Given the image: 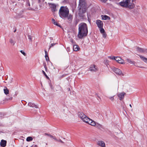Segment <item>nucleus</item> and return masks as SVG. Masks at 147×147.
Masks as SVG:
<instances>
[{"label": "nucleus", "instance_id": "nucleus-10", "mask_svg": "<svg viewBox=\"0 0 147 147\" xmlns=\"http://www.w3.org/2000/svg\"><path fill=\"white\" fill-rule=\"evenodd\" d=\"M92 126H95L96 125V122L89 118L86 123Z\"/></svg>", "mask_w": 147, "mask_h": 147}, {"label": "nucleus", "instance_id": "nucleus-25", "mask_svg": "<svg viewBox=\"0 0 147 147\" xmlns=\"http://www.w3.org/2000/svg\"><path fill=\"white\" fill-rule=\"evenodd\" d=\"M27 7L28 6L29 7H28L27 8V9L28 10H34V8L30 7V4L29 3H27Z\"/></svg>", "mask_w": 147, "mask_h": 147}, {"label": "nucleus", "instance_id": "nucleus-24", "mask_svg": "<svg viewBox=\"0 0 147 147\" xmlns=\"http://www.w3.org/2000/svg\"><path fill=\"white\" fill-rule=\"evenodd\" d=\"M9 41L12 45H14L15 42L13 39L11 38L9 39Z\"/></svg>", "mask_w": 147, "mask_h": 147}, {"label": "nucleus", "instance_id": "nucleus-39", "mask_svg": "<svg viewBox=\"0 0 147 147\" xmlns=\"http://www.w3.org/2000/svg\"><path fill=\"white\" fill-rule=\"evenodd\" d=\"M113 57H113V56H109V57L112 59H114V58H113Z\"/></svg>", "mask_w": 147, "mask_h": 147}, {"label": "nucleus", "instance_id": "nucleus-26", "mask_svg": "<svg viewBox=\"0 0 147 147\" xmlns=\"http://www.w3.org/2000/svg\"><path fill=\"white\" fill-rule=\"evenodd\" d=\"M102 19L103 20H106L107 19H109L110 17L109 16H107L106 15H105L104 16H103L102 17Z\"/></svg>", "mask_w": 147, "mask_h": 147}, {"label": "nucleus", "instance_id": "nucleus-46", "mask_svg": "<svg viewBox=\"0 0 147 147\" xmlns=\"http://www.w3.org/2000/svg\"><path fill=\"white\" fill-rule=\"evenodd\" d=\"M129 106L131 108L132 107V106H131V104L129 105Z\"/></svg>", "mask_w": 147, "mask_h": 147}, {"label": "nucleus", "instance_id": "nucleus-40", "mask_svg": "<svg viewBox=\"0 0 147 147\" xmlns=\"http://www.w3.org/2000/svg\"><path fill=\"white\" fill-rule=\"evenodd\" d=\"M136 1V0H130V1H131V2H132L133 3L134 2H135Z\"/></svg>", "mask_w": 147, "mask_h": 147}, {"label": "nucleus", "instance_id": "nucleus-2", "mask_svg": "<svg viewBox=\"0 0 147 147\" xmlns=\"http://www.w3.org/2000/svg\"><path fill=\"white\" fill-rule=\"evenodd\" d=\"M78 33V37L82 38L86 36L88 33V28L86 24L84 23H82L79 25Z\"/></svg>", "mask_w": 147, "mask_h": 147}, {"label": "nucleus", "instance_id": "nucleus-43", "mask_svg": "<svg viewBox=\"0 0 147 147\" xmlns=\"http://www.w3.org/2000/svg\"><path fill=\"white\" fill-rule=\"evenodd\" d=\"M45 55L47 54V51L45 50Z\"/></svg>", "mask_w": 147, "mask_h": 147}, {"label": "nucleus", "instance_id": "nucleus-15", "mask_svg": "<svg viewBox=\"0 0 147 147\" xmlns=\"http://www.w3.org/2000/svg\"><path fill=\"white\" fill-rule=\"evenodd\" d=\"M141 59L143 60L145 63H147V58L144 57L142 55H138Z\"/></svg>", "mask_w": 147, "mask_h": 147}, {"label": "nucleus", "instance_id": "nucleus-19", "mask_svg": "<svg viewBox=\"0 0 147 147\" xmlns=\"http://www.w3.org/2000/svg\"><path fill=\"white\" fill-rule=\"evenodd\" d=\"M28 105L30 107H35L36 108H38V107L36 105H35L33 103H32L31 102H29L28 103Z\"/></svg>", "mask_w": 147, "mask_h": 147}, {"label": "nucleus", "instance_id": "nucleus-32", "mask_svg": "<svg viewBox=\"0 0 147 147\" xmlns=\"http://www.w3.org/2000/svg\"><path fill=\"white\" fill-rule=\"evenodd\" d=\"M56 44V43H52L51 45L50 46V47H49V49L51 48V47H53L54 46L55 44Z\"/></svg>", "mask_w": 147, "mask_h": 147}, {"label": "nucleus", "instance_id": "nucleus-8", "mask_svg": "<svg viewBox=\"0 0 147 147\" xmlns=\"http://www.w3.org/2000/svg\"><path fill=\"white\" fill-rule=\"evenodd\" d=\"M89 69L90 71L93 72H96L98 70L97 67L94 65H91Z\"/></svg>", "mask_w": 147, "mask_h": 147}, {"label": "nucleus", "instance_id": "nucleus-38", "mask_svg": "<svg viewBox=\"0 0 147 147\" xmlns=\"http://www.w3.org/2000/svg\"><path fill=\"white\" fill-rule=\"evenodd\" d=\"M58 141H57L59 142L62 143H63V142L61 140H58Z\"/></svg>", "mask_w": 147, "mask_h": 147}, {"label": "nucleus", "instance_id": "nucleus-9", "mask_svg": "<svg viewBox=\"0 0 147 147\" xmlns=\"http://www.w3.org/2000/svg\"><path fill=\"white\" fill-rule=\"evenodd\" d=\"M96 24L99 28L103 27V22L100 20H96Z\"/></svg>", "mask_w": 147, "mask_h": 147}, {"label": "nucleus", "instance_id": "nucleus-44", "mask_svg": "<svg viewBox=\"0 0 147 147\" xmlns=\"http://www.w3.org/2000/svg\"><path fill=\"white\" fill-rule=\"evenodd\" d=\"M45 70L46 71H47V67H45Z\"/></svg>", "mask_w": 147, "mask_h": 147}, {"label": "nucleus", "instance_id": "nucleus-35", "mask_svg": "<svg viewBox=\"0 0 147 147\" xmlns=\"http://www.w3.org/2000/svg\"><path fill=\"white\" fill-rule=\"evenodd\" d=\"M144 53L147 54V49H144Z\"/></svg>", "mask_w": 147, "mask_h": 147}, {"label": "nucleus", "instance_id": "nucleus-4", "mask_svg": "<svg viewBox=\"0 0 147 147\" xmlns=\"http://www.w3.org/2000/svg\"><path fill=\"white\" fill-rule=\"evenodd\" d=\"M86 5L85 0H80L78 8L80 12L83 13H85L86 11Z\"/></svg>", "mask_w": 147, "mask_h": 147}, {"label": "nucleus", "instance_id": "nucleus-1", "mask_svg": "<svg viewBox=\"0 0 147 147\" xmlns=\"http://www.w3.org/2000/svg\"><path fill=\"white\" fill-rule=\"evenodd\" d=\"M60 17L62 18H65L70 21L73 18V16L71 14H69V10L66 7L61 6L59 11Z\"/></svg>", "mask_w": 147, "mask_h": 147}, {"label": "nucleus", "instance_id": "nucleus-13", "mask_svg": "<svg viewBox=\"0 0 147 147\" xmlns=\"http://www.w3.org/2000/svg\"><path fill=\"white\" fill-rule=\"evenodd\" d=\"M7 142L6 140H1L0 145L3 147H5L6 146Z\"/></svg>", "mask_w": 147, "mask_h": 147}, {"label": "nucleus", "instance_id": "nucleus-37", "mask_svg": "<svg viewBox=\"0 0 147 147\" xmlns=\"http://www.w3.org/2000/svg\"><path fill=\"white\" fill-rule=\"evenodd\" d=\"M46 60L47 61H49V57H47L46 58Z\"/></svg>", "mask_w": 147, "mask_h": 147}, {"label": "nucleus", "instance_id": "nucleus-21", "mask_svg": "<svg viewBox=\"0 0 147 147\" xmlns=\"http://www.w3.org/2000/svg\"><path fill=\"white\" fill-rule=\"evenodd\" d=\"M126 60L129 63L133 65H135V62L134 61H131V59H127Z\"/></svg>", "mask_w": 147, "mask_h": 147}, {"label": "nucleus", "instance_id": "nucleus-17", "mask_svg": "<svg viewBox=\"0 0 147 147\" xmlns=\"http://www.w3.org/2000/svg\"><path fill=\"white\" fill-rule=\"evenodd\" d=\"M51 8H52V11H56V5L54 4H51Z\"/></svg>", "mask_w": 147, "mask_h": 147}, {"label": "nucleus", "instance_id": "nucleus-29", "mask_svg": "<svg viewBox=\"0 0 147 147\" xmlns=\"http://www.w3.org/2000/svg\"><path fill=\"white\" fill-rule=\"evenodd\" d=\"M102 37L103 38H105L107 36V34L106 33H105V32L102 33Z\"/></svg>", "mask_w": 147, "mask_h": 147}, {"label": "nucleus", "instance_id": "nucleus-41", "mask_svg": "<svg viewBox=\"0 0 147 147\" xmlns=\"http://www.w3.org/2000/svg\"><path fill=\"white\" fill-rule=\"evenodd\" d=\"M45 58H47V57H49L48 54L45 55Z\"/></svg>", "mask_w": 147, "mask_h": 147}, {"label": "nucleus", "instance_id": "nucleus-5", "mask_svg": "<svg viewBox=\"0 0 147 147\" xmlns=\"http://www.w3.org/2000/svg\"><path fill=\"white\" fill-rule=\"evenodd\" d=\"M78 117L84 122L86 123L89 118L82 112H79L78 113Z\"/></svg>", "mask_w": 147, "mask_h": 147}, {"label": "nucleus", "instance_id": "nucleus-30", "mask_svg": "<svg viewBox=\"0 0 147 147\" xmlns=\"http://www.w3.org/2000/svg\"><path fill=\"white\" fill-rule=\"evenodd\" d=\"M42 72L43 74L46 77V78L47 79H49V77L47 75V74H46L45 72L43 70H42Z\"/></svg>", "mask_w": 147, "mask_h": 147}, {"label": "nucleus", "instance_id": "nucleus-14", "mask_svg": "<svg viewBox=\"0 0 147 147\" xmlns=\"http://www.w3.org/2000/svg\"><path fill=\"white\" fill-rule=\"evenodd\" d=\"M44 135L45 136H49L50 138L53 139L55 141H58V140L55 138V136H54L50 134H48L47 133H45Z\"/></svg>", "mask_w": 147, "mask_h": 147}, {"label": "nucleus", "instance_id": "nucleus-47", "mask_svg": "<svg viewBox=\"0 0 147 147\" xmlns=\"http://www.w3.org/2000/svg\"><path fill=\"white\" fill-rule=\"evenodd\" d=\"M71 41L72 42H73V40H71Z\"/></svg>", "mask_w": 147, "mask_h": 147}, {"label": "nucleus", "instance_id": "nucleus-23", "mask_svg": "<svg viewBox=\"0 0 147 147\" xmlns=\"http://www.w3.org/2000/svg\"><path fill=\"white\" fill-rule=\"evenodd\" d=\"M52 21L54 24L55 25L57 26L60 27V25L58 23L56 22L55 20L54 19H52Z\"/></svg>", "mask_w": 147, "mask_h": 147}, {"label": "nucleus", "instance_id": "nucleus-45", "mask_svg": "<svg viewBox=\"0 0 147 147\" xmlns=\"http://www.w3.org/2000/svg\"><path fill=\"white\" fill-rule=\"evenodd\" d=\"M44 67H47L45 64H44Z\"/></svg>", "mask_w": 147, "mask_h": 147}, {"label": "nucleus", "instance_id": "nucleus-12", "mask_svg": "<svg viewBox=\"0 0 147 147\" xmlns=\"http://www.w3.org/2000/svg\"><path fill=\"white\" fill-rule=\"evenodd\" d=\"M97 144L102 147H105V142L102 141H98L97 143Z\"/></svg>", "mask_w": 147, "mask_h": 147}, {"label": "nucleus", "instance_id": "nucleus-48", "mask_svg": "<svg viewBox=\"0 0 147 147\" xmlns=\"http://www.w3.org/2000/svg\"><path fill=\"white\" fill-rule=\"evenodd\" d=\"M16 30H15L13 32H16Z\"/></svg>", "mask_w": 147, "mask_h": 147}, {"label": "nucleus", "instance_id": "nucleus-34", "mask_svg": "<svg viewBox=\"0 0 147 147\" xmlns=\"http://www.w3.org/2000/svg\"><path fill=\"white\" fill-rule=\"evenodd\" d=\"M28 39L30 40V41H32V36H31L28 35Z\"/></svg>", "mask_w": 147, "mask_h": 147}, {"label": "nucleus", "instance_id": "nucleus-28", "mask_svg": "<svg viewBox=\"0 0 147 147\" xmlns=\"http://www.w3.org/2000/svg\"><path fill=\"white\" fill-rule=\"evenodd\" d=\"M32 138L31 137H28L26 138V141L28 142H29L32 140Z\"/></svg>", "mask_w": 147, "mask_h": 147}, {"label": "nucleus", "instance_id": "nucleus-18", "mask_svg": "<svg viewBox=\"0 0 147 147\" xmlns=\"http://www.w3.org/2000/svg\"><path fill=\"white\" fill-rule=\"evenodd\" d=\"M137 51L141 53H144V49L142 48H139V47H137L136 48Z\"/></svg>", "mask_w": 147, "mask_h": 147}, {"label": "nucleus", "instance_id": "nucleus-22", "mask_svg": "<svg viewBox=\"0 0 147 147\" xmlns=\"http://www.w3.org/2000/svg\"><path fill=\"white\" fill-rule=\"evenodd\" d=\"M3 90H4V93L5 94L7 95L9 94V90L6 87H5L4 89H3Z\"/></svg>", "mask_w": 147, "mask_h": 147}, {"label": "nucleus", "instance_id": "nucleus-20", "mask_svg": "<svg viewBox=\"0 0 147 147\" xmlns=\"http://www.w3.org/2000/svg\"><path fill=\"white\" fill-rule=\"evenodd\" d=\"M80 48L79 46L77 45H74L73 46V49L74 51H77L79 50Z\"/></svg>", "mask_w": 147, "mask_h": 147}, {"label": "nucleus", "instance_id": "nucleus-11", "mask_svg": "<svg viewBox=\"0 0 147 147\" xmlns=\"http://www.w3.org/2000/svg\"><path fill=\"white\" fill-rule=\"evenodd\" d=\"M125 94V93L124 92H123L121 93H120L119 94H118L117 95L119 98V99L121 100L123 99L124 95Z\"/></svg>", "mask_w": 147, "mask_h": 147}, {"label": "nucleus", "instance_id": "nucleus-7", "mask_svg": "<svg viewBox=\"0 0 147 147\" xmlns=\"http://www.w3.org/2000/svg\"><path fill=\"white\" fill-rule=\"evenodd\" d=\"M114 60H115L118 63L121 64H123L124 62V60L119 57H113Z\"/></svg>", "mask_w": 147, "mask_h": 147}, {"label": "nucleus", "instance_id": "nucleus-33", "mask_svg": "<svg viewBox=\"0 0 147 147\" xmlns=\"http://www.w3.org/2000/svg\"><path fill=\"white\" fill-rule=\"evenodd\" d=\"M109 98L111 101H113V100H114V96L110 97H109Z\"/></svg>", "mask_w": 147, "mask_h": 147}, {"label": "nucleus", "instance_id": "nucleus-3", "mask_svg": "<svg viewBox=\"0 0 147 147\" xmlns=\"http://www.w3.org/2000/svg\"><path fill=\"white\" fill-rule=\"evenodd\" d=\"M130 0H123L119 2L118 4L121 6L132 9L135 7V4L132 2L130 1Z\"/></svg>", "mask_w": 147, "mask_h": 147}, {"label": "nucleus", "instance_id": "nucleus-31", "mask_svg": "<svg viewBox=\"0 0 147 147\" xmlns=\"http://www.w3.org/2000/svg\"><path fill=\"white\" fill-rule=\"evenodd\" d=\"M20 52L24 56H26V53L22 50L20 51Z\"/></svg>", "mask_w": 147, "mask_h": 147}, {"label": "nucleus", "instance_id": "nucleus-42", "mask_svg": "<svg viewBox=\"0 0 147 147\" xmlns=\"http://www.w3.org/2000/svg\"><path fill=\"white\" fill-rule=\"evenodd\" d=\"M12 99V97H11L10 98H8L7 99V100H11Z\"/></svg>", "mask_w": 147, "mask_h": 147}, {"label": "nucleus", "instance_id": "nucleus-6", "mask_svg": "<svg viewBox=\"0 0 147 147\" xmlns=\"http://www.w3.org/2000/svg\"><path fill=\"white\" fill-rule=\"evenodd\" d=\"M111 69L117 75H122L123 76V74L122 73L121 71L119 69L115 68V67H112Z\"/></svg>", "mask_w": 147, "mask_h": 147}, {"label": "nucleus", "instance_id": "nucleus-36", "mask_svg": "<svg viewBox=\"0 0 147 147\" xmlns=\"http://www.w3.org/2000/svg\"><path fill=\"white\" fill-rule=\"evenodd\" d=\"M102 2H106L108 0H100Z\"/></svg>", "mask_w": 147, "mask_h": 147}, {"label": "nucleus", "instance_id": "nucleus-16", "mask_svg": "<svg viewBox=\"0 0 147 147\" xmlns=\"http://www.w3.org/2000/svg\"><path fill=\"white\" fill-rule=\"evenodd\" d=\"M141 59L143 60L145 63H147V58L144 57L142 55H138Z\"/></svg>", "mask_w": 147, "mask_h": 147}, {"label": "nucleus", "instance_id": "nucleus-27", "mask_svg": "<svg viewBox=\"0 0 147 147\" xmlns=\"http://www.w3.org/2000/svg\"><path fill=\"white\" fill-rule=\"evenodd\" d=\"M99 28L100 32L102 34V33H103L105 32V30L103 28V27L101 28Z\"/></svg>", "mask_w": 147, "mask_h": 147}, {"label": "nucleus", "instance_id": "nucleus-49", "mask_svg": "<svg viewBox=\"0 0 147 147\" xmlns=\"http://www.w3.org/2000/svg\"><path fill=\"white\" fill-rule=\"evenodd\" d=\"M17 94H16V96H17Z\"/></svg>", "mask_w": 147, "mask_h": 147}]
</instances>
